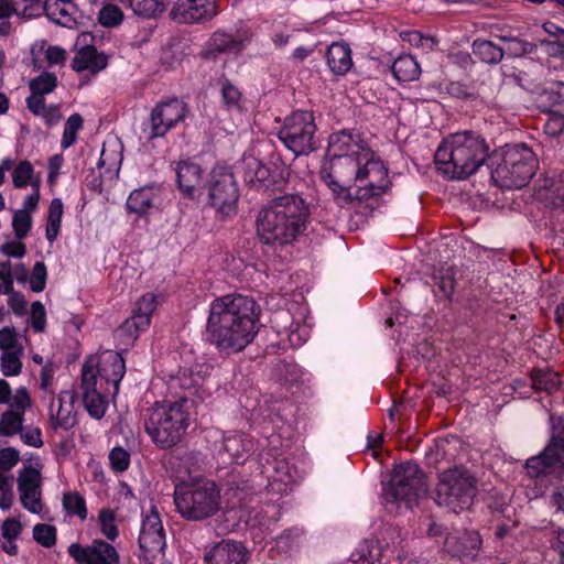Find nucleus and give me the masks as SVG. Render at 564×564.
Returning a JSON list of instances; mask_svg holds the SVG:
<instances>
[{
	"mask_svg": "<svg viewBox=\"0 0 564 564\" xmlns=\"http://www.w3.org/2000/svg\"><path fill=\"white\" fill-rule=\"evenodd\" d=\"M98 20L104 25H117V23L123 20V13L121 8L109 3V6H104L100 9Z\"/></svg>",
	"mask_w": 564,
	"mask_h": 564,
	"instance_id": "3c124183",
	"label": "nucleus"
},
{
	"mask_svg": "<svg viewBox=\"0 0 564 564\" xmlns=\"http://www.w3.org/2000/svg\"><path fill=\"white\" fill-rule=\"evenodd\" d=\"M12 226L15 232V236L22 239L28 235L29 230L32 227V215H30L26 207L20 210H15L13 215Z\"/></svg>",
	"mask_w": 564,
	"mask_h": 564,
	"instance_id": "49530a36",
	"label": "nucleus"
},
{
	"mask_svg": "<svg viewBox=\"0 0 564 564\" xmlns=\"http://www.w3.org/2000/svg\"><path fill=\"white\" fill-rule=\"evenodd\" d=\"M242 167L245 170V176L247 181H265L268 178L270 171L261 163L257 156H245L242 160Z\"/></svg>",
	"mask_w": 564,
	"mask_h": 564,
	"instance_id": "e433bc0d",
	"label": "nucleus"
},
{
	"mask_svg": "<svg viewBox=\"0 0 564 564\" xmlns=\"http://www.w3.org/2000/svg\"><path fill=\"white\" fill-rule=\"evenodd\" d=\"M489 147L479 133L459 131L452 133L437 148L434 161L451 178H466L486 162Z\"/></svg>",
	"mask_w": 564,
	"mask_h": 564,
	"instance_id": "20e7f679",
	"label": "nucleus"
},
{
	"mask_svg": "<svg viewBox=\"0 0 564 564\" xmlns=\"http://www.w3.org/2000/svg\"><path fill=\"white\" fill-rule=\"evenodd\" d=\"M83 126L84 119L79 112L70 115L64 126L62 147L73 145L77 139V133L79 132L80 128H83Z\"/></svg>",
	"mask_w": 564,
	"mask_h": 564,
	"instance_id": "ea45409f",
	"label": "nucleus"
},
{
	"mask_svg": "<svg viewBox=\"0 0 564 564\" xmlns=\"http://www.w3.org/2000/svg\"><path fill=\"white\" fill-rule=\"evenodd\" d=\"M34 540L43 544L44 546H53L56 543L57 530L53 524H46V522H39L33 528Z\"/></svg>",
	"mask_w": 564,
	"mask_h": 564,
	"instance_id": "a19ab883",
	"label": "nucleus"
},
{
	"mask_svg": "<svg viewBox=\"0 0 564 564\" xmlns=\"http://www.w3.org/2000/svg\"><path fill=\"white\" fill-rule=\"evenodd\" d=\"M188 106L181 100L158 104L150 113L149 139L164 137L170 128L185 118Z\"/></svg>",
	"mask_w": 564,
	"mask_h": 564,
	"instance_id": "ddd939ff",
	"label": "nucleus"
},
{
	"mask_svg": "<svg viewBox=\"0 0 564 564\" xmlns=\"http://www.w3.org/2000/svg\"><path fill=\"white\" fill-rule=\"evenodd\" d=\"M315 121L308 110H296L288 117L278 131V137L293 153H308L315 149Z\"/></svg>",
	"mask_w": 564,
	"mask_h": 564,
	"instance_id": "9d476101",
	"label": "nucleus"
},
{
	"mask_svg": "<svg viewBox=\"0 0 564 564\" xmlns=\"http://www.w3.org/2000/svg\"><path fill=\"white\" fill-rule=\"evenodd\" d=\"M538 166L536 154L529 145H510L499 159H492L491 178L499 187H523L532 178Z\"/></svg>",
	"mask_w": 564,
	"mask_h": 564,
	"instance_id": "0eeeda50",
	"label": "nucleus"
},
{
	"mask_svg": "<svg viewBox=\"0 0 564 564\" xmlns=\"http://www.w3.org/2000/svg\"><path fill=\"white\" fill-rule=\"evenodd\" d=\"M481 544L477 531H454L445 540L447 551L457 557H475Z\"/></svg>",
	"mask_w": 564,
	"mask_h": 564,
	"instance_id": "393cba45",
	"label": "nucleus"
},
{
	"mask_svg": "<svg viewBox=\"0 0 564 564\" xmlns=\"http://www.w3.org/2000/svg\"><path fill=\"white\" fill-rule=\"evenodd\" d=\"M139 544L144 553L152 557H156L166 546L163 523L155 510L149 512L142 521Z\"/></svg>",
	"mask_w": 564,
	"mask_h": 564,
	"instance_id": "6ab92c4d",
	"label": "nucleus"
},
{
	"mask_svg": "<svg viewBox=\"0 0 564 564\" xmlns=\"http://www.w3.org/2000/svg\"><path fill=\"white\" fill-rule=\"evenodd\" d=\"M427 489L429 484L420 466L413 462H406L395 466L384 498L387 501L405 502L408 507H412L413 502L426 495Z\"/></svg>",
	"mask_w": 564,
	"mask_h": 564,
	"instance_id": "1a4fd4ad",
	"label": "nucleus"
},
{
	"mask_svg": "<svg viewBox=\"0 0 564 564\" xmlns=\"http://www.w3.org/2000/svg\"><path fill=\"white\" fill-rule=\"evenodd\" d=\"M352 562H362V564H375V554L371 552L369 543H364L361 547L351 554Z\"/></svg>",
	"mask_w": 564,
	"mask_h": 564,
	"instance_id": "e2e57ef3",
	"label": "nucleus"
},
{
	"mask_svg": "<svg viewBox=\"0 0 564 564\" xmlns=\"http://www.w3.org/2000/svg\"><path fill=\"white\" fill-rule=\"evenodd\" d=\"M224 447L234 459L238 460L242 459L249 448V443L241 435H229L224 438Z\"/></svg>",
	"mask_w": 564,
	"mask_h": 564,
	"instance_id": "79ce46f5",
	"label": "nucleus"
},
{
	"mask_svg": "<svg viewBox=\"0 0 564 564\" xmlns=\"http://www.w3.org/2000/svg\"><path fill=\"white\" fill-rule=\"evenodd\" d=\"M178 513L186 520H206L221 509V490L210 478L180 482L174 492Z\"/></svg>",
	"mask_w": 564,
	"mask_h": 564,
	"instance_id": "39448f33",
	"label": "nucleus"
},
{
	"mask_svg": "<svg viewBox=\"0 0 564 564\" xmlns=\"http://www.w3.org/2000/svg\"><path fill=\"white\" fill-rule=\"evenodd\" d=\"M68 553L77 564H119L120 562V554L115 545L104 540H94L90 545L70 543Z\"/></svg>",
	"mask_w": 564,
	"mask_h": 564,
	"instance_id": "4468645a",
	"label": "nucleus"
},
{
	"mask_svg": "<svg viewBox=\"0 0 564 564\" xmlns=\"http://www.w3.org/2000/svg\"><path fill=\"white\" fill-rule=\"evenodd\" d=\"M477 492V480L464 466L448 468L440 475L436 500L453 511L470 507Z\"/></svg>",
	"mask_w": 564,
	"mask_h": 564,
	"instance_id": "6e6552de",
	"label": "nucleus"
},
{
	"mask_svg": "<svg viewBox=\"0 0 564 564\" xmlns=\"http://www.w3.org/2000/svg\"><path fill=\"white\" fill-rule=\"evenodd\" d=\"M500 41L503 42L502 50L503 55H509L510 57H520V55H525V53H531L533 51V43L523 42V40H518V37H508V35H500Z\"/></svg>",
	"mask_w": 564,
	"mask_h": 564,
	"instance_id": "58836bf2",
	"label": "nucleus"
},
{
	"mask_svg": "<svg viewBox=\"0 0 564 564\" xmlns=\"http://www.w3.org/2000/svg\"><path fill=\"white\" fill-rule=\"evenodd\" d=\"M238 42L230 35V33H225V31H216L213 34L210 40V47L213 51H229V48H234L237 46Z\"/></svg>",
	"mask_w": 564,
	"mask_h": 564,
	"instance_id": "864d4df0",
	"label": "nucleus"
},
{
	"mask_svg": "<svg viewBox=\"0 0 564 564\" xmlns=\"http://www.w3.org/2000/svg\"><path fill=\"white\" fill-rule=\"evenodd\" d=\"M329 158L321 167V176L337 195L351 199L349 187L352 183H361L357 188V199H368L372 195H380L389 187L388 169L383 163H370L367 167H359L358 156L328 152Z\"/></svg>",
	"mask_w": 564,
	"mask_h": 564,
	"instance_id": "f03ea898",
	"label": "nucleus"
},
{
	"mask_svg": "<svg viewBox=\"0 0 564 564\" xmlns=\"http://www.w3.org/2000/svg\"><path fill=\"white\" fill-rule=\"evenodd\" d=\"M153 198L154 193L150 187H139V189H133L127 199L128 209L142 214V212L150 208Z\"/></svg>",
	"mask_w": 564,
	"mask_h": 564,
	"instance_id": "f704fd0d",
	"label": "nucleus"
},
{
	"mask_svg": "<svg viewBox=\"0 0 564 564\" xmlns=\"http://www.w3.org/2000/svg\"><path fill=\"white\" fill-rule=\"evenodd\" d=\"M132 11L142 18H156L166 9L164 0H128Z\"/></svg>",
	"mask_w": 564,
	"mask_h": 564,
	"instance_id": "c9c22d12",
	"label": "nucleus"
},
{
	"mask_svg": "<svg viewBox=\"0 0 564 564\" xmlns=\"http://www.w3.org/2000/svg\"><path fill=\"white\" fill-rule=\"evenodd\" d=\"M139 327H138V315L137 307L133 311L132 315L128 317L117 330V335L122 337L127 344L130 341H134L135 337H138Z\"/></svg>",
	"mask_w": 564,
	"mask_h": 564,
	"instance_id": "09e8293b",
	"label": "nucleus"
},
{
	"mask_svg": "<svg viewBox=\"0 0 564 564\" xmlns=\"http://www.w3.org/2000/svg\"><path fill=\"white\" fill-rule=\"evenodd\" d=\"M473 51L482 62L497 63L503 57L502 45H496L488 40H476L473 43Z\"/></svg>",
	"mask_w": 564,
	"mask_h": 564,
	"instance_id": "72a5a7b5",
	"label": "nucleus"
},
{
	"mask_svg": "<svg viewBox=\"0 0 564 564\" xmlns=\"http://www.w3.org/2000/svg\"><path fill=\"white\" fill-rule=\"evenodd\" d=\"M31 325L35 332H43L46 327V310L41 301L31 305Z\"/></svg>",
	"mask_w": 564,
	"mask_h": 564,
	"instance_id": "5fc2aeb1",
	"label": "nucleus"
},
{
	"mask_svg": "<svg viewBox=\"0 0 564 564\" xmlns=\"http://www.w3.org/2000/svg\"><path fill=\"white\" fill-rule=\"evenodd\" d=\"M20 452L15 447H2L0 449V467L7 474L8 469H12L20 459Z\"/></svg>",
	"mask_w": 564,
	"mask_h": 564,
	"instance_id": "13d9d810",
	"label": "nucleus"
},
{
	"mask_svg": "<svg viewBox=\"0 0 564 564\" xmlns=\"http://www.w3.org/2000/svg\"><path fill=\"white\" fill-rule=\"evenodd\" d=\"M99 527L101 533L113 541L119 534V530L116 523V514L112 510H101L99 513Z\"/></svg>",
	"mask_w": 564,
	"mask_h": 564,
	"instance_id": "a18cd8bd",
	"label": "nucleus"
},
{
	"mask_svg": "<svg viewBox=\"0 0 564 564\" xmlns=\"http://www.w3.org/2000/svg\"><path fill=\"white\" fill-rule=\"evenodd\" d=\"M206 564H246L247 551L243 543L219 542L205 554Z\"/></svg>",
	"mask_w": 564,
	"mask_h": 564,
	"instance_id": "b1692460",
	"label": "nucleus"
},
{
	"mask_svg": "<svg viewBox=\"0 0 564 564\" xmlns=\"http://www.w3.org/2000/svg\"><path fill=\"white\" fill-rule=\"evenodd\" d=\"M98 373L105 390V398L117 394L119 383L126 373V361L118 351H104L98 355Z\"/></svg>",
	"mask_w": 564,
	"mask_h": 564,
	"instance_id": "a211bd4d",
	"label": "nucleus"
},
{
	"mask_svg": "<svg viewBox=\"0 0 564 564\" xmlns=\"http://www.w3.org/2000/svg\"><path fill=\"white\" fill-rule=\"evenodd\" d=\"M45 56L48 63H65L66 50L59 47V45H50L45 52Z\"/></svg>",
	"mask_w": 564,
	"mask_h": 564,
	"instance_id": "338daca9",
	"label": "nucleus"
},
{
	"mask_svg": "<svg viewBox=\"0 0 564 564\" xmlns=\"http://www.w3.org/2000/svg\"><path fill=\"white\" fill-rule=\"evenodd\" d=\"M532 387L535 390H544L545 392H554L560 388L562 379L554 370H534L531 375Z\"/></svg>",
	"mask_w": 564,
	"mask_h": 564,
	"instance_id": "7c9ffc66",
	"label": "nucleus"
},
{
	"mask_svg": "<svg viewBox=\"0 0 564 564\" xmlns=\"http://www.w3.org/2000/svg\"><path fill=\"white\" fill-rule=\"evenodd\" d=\"M47 279V268L43 261H37L30 275V286L33 292H43Z\"/></svg>",
	"mask_w": 564,
	"mask_h": 564,
	"instance_id": "8fccbe9b",
	"label": "nucleus"
},
{
	"mask_svg": "<svg viewBox=\"0 0 564 564\" xmlns=\"http://www.w3.org/2000/svg\"><path fill=\"white\" fill-rule=\"evenodd\" d=\"M176 181L185 195H195L203 184V169L197 163L181 161L176 165Z\"/></svg>",
	"mask_w": 564,
	"mask_h": 564,
	"instance_id": "a878e982",
	"label": "nucleus"
},
{
	"mask_svg": "<svg viewBox=\"0 0 564 564\" xmlns=\"http://www.w3.org/2000/svg\"><path fill=\"white\" fill-rule=\"evenodd\" d=\"M111 466L117 471H124L130 464V454L123 447H113L109 454Z\"/></svg>",
	"mask_w": 564,
	"mask_h": 564,
	"instance_id": "6e6d98bb",
	"label": "nucleus"
},
{
	"mask_svg": "<svg viewBox=\"0 0 564 564\" xmlns=\"http://www.w3.org/2000/svg\"><path fill=\"white\" fill-rule=\"evenodd\" d=\"M392 72L398 80H415L420 76L421 67L413 56L405 54L393 62Z\"/></svg>",
	"mask_w": 564,
	"mask_h": 564,
	"instance_id": "c85d7f7f",
	"label": "nucleus"
},
{
	"mask_svg": "<svg viewBox=\"0 0 564 564\" xmlns=\"http://www.w3.org/2000/svg\"><path fill=\"white\" fill-rule=\"evenodd\" d=\"M24 349L18 344V334H15V346L7 352H2L0 357V369L3 376H19L23 368Z\"/></svg>",
	"mask_w": 564,
	"mask_h": 564,
	"instance_id": "cd10ccee",
	"label": "nucleus"
},
{
	"mask_svg": "<svg viewBox=\"0 0 564 564\" xmlns=\"http://www.w3.org/2000/svg\"><path fill=\"white\" fill-rule=\"evenodd\" d=\"M75 391H61L50 402V423L53 430H70L77 422Z\"/></svg>",
	"mask_w": 564,
	"mask_h": 564,
	"instance_id": "aec40b11",
	"label": "nucleus"
},
{
	"mask_svg": "<svg viewBox=\"0 0 564 564\" xmlns=\"http://www.w3.org/2000/svg\"><path fill=\"white\" fill-rule=\"evenodd\" d=\"M83 402L94 417H102L107 409L106 389L98 375V357H89L83 365L82 383Z\"/></svg>",
	"mask_w": 564,
	"mask_h": 564,
	"instance_id": "f8f14e48",
	"label": "nucleus"
},
{
	"mask_svg": "<svg viewBox=\"0 0 564 564\" xmlns=\"http://www.w3.org/2000/svg\"><path fill=\"white\" fill-rule=\"evenodd\" d=\"M63 505L68 513H74L82 520H85L88 516V507L78 491H68L67 494H64Z\"/></svg>",
	"mask_w": 564,
	"mask_h": 564,
	"instance_id": "4c0bfd02",
	"label": "nucleus"
},
{
	"mask_svg": "<svg viewBox=\"0 0 564 564\" xmlns=\"http://www.w3.org/2000/svg\"><path fill=\"white\" fill-rule=\"evenodd\" d=\"M28 108L36 116H45V98L39 91H31V96L26 98Z\"/></svg>",
	"mask_w": 564,
	"mask_h": 564,
	"instance_id": "052dcab7",
	"label": "nucleus"
},
{
	"mask_svg": "<svg viewBox=\"0 0 564 564\" xmlns=\"http://www.w3.org/2000/svg\"><path fill=\"white\" fill-rule=\"evenodd\" d=\"M259 311L251 296L225 294L215 299L207 317L209 340L223 352L243 350L257 334Z\"/></svg>",
	"mask_w": 564,
	"mask_h": 564,
	"instance_id": "f257e3e1",
	"label": "nucleus"
},
{
	"mask_svg": "<svg viewBox=\"0 0 564 564\" xmlns=\"http://www.w3.org/2000/svg\"><path fill=\"white\" fill-rule=\"evenodd\" d=\"M217 13V0H177L171 10L177 21H206Z\"/></svg>",
	"mask_w": 564,
	"mask_h": 564,
	"instance_id": "412c9836",
	"label": "nucleus"
},
{
	"mask_svg": "<svg viewBox=\"0 0 564 564\" xmlns=\"http://www.w3.org/2000/svg\"><path fill=\"white\" fill-rule=\"evenodd\" d=\"M17 341V330L15 328H10V326H4L0 330V350L2 352H8L12 346H15Z\"/></svg>",
	"mask_w": 564,
	"mask_h": 564,
	"instance_id": "680f3d73",
	"label": "nucleus"
},
{
	"mask_svg": "<svg viewBox=\"0 0 564 564\" xmlns=\"http://www.w3.org/2000/svg\"><path fill=\"white\" fill-rule=\"evenodd\" d=\"M239 188L230 169L215 167L208 182V198L215 210L230 214L236 210Z\"/></svg>",
	"mask_w": 564,
	"mask_h": 564,
	"instance_id": "9b49d317",
	"label": "nucleus"
},
{
	"mask_svg": "<svg viewBox=\"0 0 564 564\" xmlns=\"http://www.w3.org/2000/svg\"><path fill=\"white\" fill-rule=\"evenodd\" d=\"M156 304V296L155 294H152V292H147V294H143L137 301L135 307L139 332L140 329H145V327H149L152 313L155 311Z\"/></svg>",
	"mask_w": 564,
	"mask_h": 564,
	"instance_id": "c756f323",
	"label": "nucleus"
},
{
	"mask_svg": "<svg viewBox=\"0 0 564 564\" xmlns=\"http://www.w3.org/2000/svg\"><path fill=\"white\" fill-rule=\"evenodd\" d=\"M20 437L25 444H31V446H42L43 444L40 429H26L24 431L22 426Z\"/></svg>",
	"mask_w": 564,
	"mask_h": 564,
	"instance_id": "0e129e2a",
	"label": "nucleus"
},
{
	"mask_svg": "<svg viewBox=\"0 0 564 564\" xmlns=\"http://www.w3.org/2000/svg\"><path fill=\"white\" fill-rule=\"evenodd\" d=\"M29 185L33 187V191L31 192V194H29V196H26L24 200V206L29 214H31V210H35L40 200L41 177L34 174V167H32V181L29 182Z\"/></svg>",
	"mask_w": 564,
	"mask_h": 564,
	"instance_id": "4d7b16f0",
	"label": "nucleus"
},
{
	"mask_svg": "<svg viewBox=\"0 0 564 564\" xmlns=\"http://www.w3.org/2000/svg\"><path fill=\"white\" fill-rule=\"evenodd\" d=\"M43 477L41 475V466H25L20 470L18 477V489L20 492V500L29 511L40 513L43 509V501L41 499V486Z\"/></svg>",
	"mask_w": 564,
	"mask_h": 564,
	"instance_id": "f3484780",
	"label": "nucleus"
},
{
	"mask_svg": "<svg viewBox=\"0 0 564 564\" xmlns=\"http://www.w3.org/2000/svg\"><path fill=\"white\" fill-rule=\"evenodd\" d=\"M226 104L235 105L241 99V91L232 84H225L221 90Z\"/></svg>",
	"mask_w": 564,
	"mask_h": 564,
	"instance_id": "774afa93",
	"label": "nucleus"
},
{
	"mask_svg": "<svg viewBox=\"0 0 564 564\" xmlns=\"http://www.w3.org/2000/svg\"><path fill=\"white\" fill-rule=\"evenodd\" d=\"M89 33H82L76 41V44H79L75 56L72 61V66L77 72H83V69H88L93 74L96 72H100L104 69L108 63V58L104 52H98L95 45H90L88 43Z\"/></svg>",
	"mask_w": 564,
	"mask_h": 564,
	"instance_id": "5701e85b",
	"label": "nucleus"
},
{
	"mask_svg": "<svg viewBox=\"0 0 564 564\" xmlns=\"http://www.w3.org/2000/svg\"><path fill=\"white\" fill-rule=\"evenodd\" d=\"M56 86L57 78L54 73H42V75L32 79L29 85L31 90H37L42 97H45L46 93H52Z\"/></svg>",
	"mask_w": 564,
	"mask_h": 564,
	"instance_id": "c03bdc74",
	"label": "nucleus"
},
{
	"mask_svg": "<svg viewBox=\"0 0 564 564\" xmlns=\"http://www.w3.org/2000/svg\"><path fill=\"white\" fill-rule=\"evenodd\" d=\"M328 151H339V153H351L359 159V166H368L371 162H380L376 159L371 148H367L359 140H355L349 131H338L329 138Z\"/></svg>",
	"mask_w": 564,
	"mask_h": 564,
	"instance_id": "4be33fe9",
	"label": "nucleus"
},
{
	"mask_svg": "<svg viewBox=\"0 0 564 564\" xmlns=\"http://www.w3.org/2000/svg\"><path fill=\"white\" fill-rule=\"evenodd\" d=\"M204 381V376L200 372L195 375L193 370H183L181 376H178L180 386L185 390H189L192 394H200Z\"/></svg>",
	"mask_w": 564,
	"mask_h": 564,
	"instance_id": "37998d69",
	"label": "nucleus"
},
{
	"mask_svg": "<svg viewBox=\"0 0 564 564\" xmlns=\"http://www.w3.org/2000/svg\"><path fill=\"white\" fill-rule=\"evenodd\" d=\"M32 163L30 161H20L12 171V182L14 187H26L32 181Z\"/></svg>",
	"mask_w": 564,
	"mask_h": 564,
	"instance_id": "de8ad7c7",
	"label": "nucleus"
},
{
	"mask_svg": "<svg viewBox=\"0 0 564 564\" xmlns=\"http://www.w3.org/2000/svg\"><path fill=\"white\" fill-rule=\"evenodd\" d=\"M540 197L543 199H550L552 204L558 206V204H563L564 202V175L558 180H554V177H545L543 180L542 186L539 189Z\"/></svg>",
	"mask_w": 564,
	"mask_h": 564,
	"instance_id": "2f4dec72",
	"label": "nucleus"
},
{
	"mask_svg": "<svg viewBox=\"0 0 564 564\" xmlns=\"http://www.w3.org/2000/svg\"><path fill=\"white\" fill-rule=\"evenodd\" d=\"M310 209L300 194L275 196L260 210L257 232L265 243H292L305 229Z\"/></svg>",
	"mask_w": 564,
	"mask_h": 564,
	"instance_id": "7ed1b4c3",
	"label": "nucleus"
},
{
	"mask_svg": "<svg viewBox=\"0 0 564 564\" xmlns=\"http://www.w3.org/2000/svg\"><path fill=\"white\" fill-rule=\"evenodd\" d=\"M551 421L553 429L551 441L540 456L527 460L525 467L529 474H541L545 467H551L560 460L564 453V420L551 416Z\"/></svg>",
	"mask_w": 564,
	"mask_h": 564,
	"instance_id": "2eb2a0df",
	"label": "nucleus"
},
{
	"mask_svg": "<svg viewBox=\"0 0 564 564\" xmlns=\"http://www.w3.org/2000/svg\"><path fill=\"white\" fill-rule=\"evenodd\" d=\"M64 213V205L61 198H53L51 200L47 212L46 223V237L48 241H54L61 229L62 216Z\"/></svg>",
	"mask_w": 564,
	"mask_h": 564,
	"instance_id": "473e14b6",
	"label": "nucleus"
},
{
	"mask_svg": "<svg viewBox=\"0 0 564 564\" xmlns=\"http://www.w3.org/2000/svg\"><path fill=\"white\" fill-rule=\"evenodd\" d=\"M22 530L23 524H21V520L18 519H6L1 524L2 536L4 539H12L15 541Z\"/></svg>",
	"mask_w": 564,
	"mask_h": 564,
	"instance_id": "bf43d9fd",
	"label": "nucleus"
},
{
	"mask_svg": "<svg viewBox=\"0 0 564 564\" xmlns=\"http://www.w3.org/2000/svg\"><path fill=\"white\" fill-rule=\"evenodd\" d=\"M326 61L335 74H346L354 65L351 47L348 43H332L326 53Z\"/></svg>",
	"mask_w": 564,
	"mask_h": 564,
	"instance_id": "bb28decb",
	"label": "nucleus"
},
{
	"mask_svg": "<svg viewBox=\"0 0 564 564\" xmlns=\"http://www.w3.org/2000/svg\"><path fill=\"white\" fill-rule=\"evenodd\" d=\"M14 285V271L11 261L0 263V293L11 294Z\"/></svg>",
	"mask_w": 564,
	"mask_h": 564,
	"instance_id": "603ef678",
	"label": "nucleus"
},
{
	"mask_svg": "<svg viewBox=\"0 0 564 564\" xmlns=\"http://www.w3.org/2000/svg\"><path fill=\"white\" fill-rule=\"evenodd\" d=\"M32 406L30 393L25 387L17 389L9 401V409L0 417V434L14 436L21 434L24 424V412Z\"/></svg>",
	"mask_w": 564,
	"mask_h": 564,
	"instance_id": "dca6fc26",
	"label": "nucleus"
},
{
	"mask_svg": "<svg viewBox=\"0 0 564 564\" xmlns=\"http://www.w3.org/2000/svg\"><path fill=\"white\" fill-rule=\"evenodd\" d=\"M187 397L180 401L155 403L145 420V430L153 442L162 448L177 444L188 427L189 414L185 409Z\"/></svg>",
	"mask_w": 564,
	"mask_h": 564,
	"instance_id": "423d86ee",
	"label": "nucleus"
},
{
	"mask_svg": "<svg viewBox=\"0 0 564 564\" xmlns=\"http://www.w3.org/2000/svg\"><path fill=\"white\" fill-rule=\"evenodd\" d=\"M41 9H43V3L39 0H21L15 11H20L23 15H35Z\"/></svg>",
	"mask_w": 564,
	"mask_h": 564,
	"instance_id": "69168bd1",
	"label": "nucleus"
}]
</instances>
